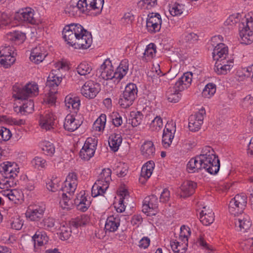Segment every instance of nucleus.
Masks as SVG:
<instances>
[{
  "instance_id": "1",
  "label": "nucleus",
  "mask_w": 253,
  "mask_h": 253,
  "mask_svg": "<svg viewBox=\"0 0 253 253\" xmlns=\"http://www.w3.org/2000/svg\"><path fill=\"white\" fill-rule=\"evenodd\" d=\"M63 35L67 43L75 48L87 49L92 42L91 33L79 24L66 26L63 30Z\"/></svg>"
},
{
  "instance_id": "2",
  "label": "nucleus",
  "mask_w": 253,
  "mask_h": 253,
  "mask_svg": "<svg viewBox=\"0 0 253 253\" xmlns=\"http://www.w3.org/2000/svg\"><path fill=\"white\" fill-rule=\"evenodd\" d=\"M128 70V62L126 60L122 61L114 71L111 61L106 59L96 70V76L104 80H112L116 84L118 83L127 74Z\"/></svg>"
},
{
  "instance_id": "3",
  "label": "nucleus",
  "mask_w": 253,
  "mask_h": 253,
  "mask_svg": "<svg viewBox=\"0 0 253 253\" xmlns=\"http://www.w3.org/2000/svg\"><path fill=\"white\" fill-rule=\"evenodd\" d=\"M104 0H79L76 6L70 5L67 6L65 11L70 15H74V12L78 9L83 12L89 13V14L95 16L101 13Z\"/></svg>"
},
{
  "instance_id": "4",
  "label": "nucleus",
  "mask_w": 253,
  "mask_h": 253,
  "mask_svg": "<svg viewBox=\"0 0 253 253\" xmlns=\"http://www.w3.org/2000/svg\"><path fill=\"white\" fill-rule=\"evenodd\" d=\"M203 169L211 174H216L219 171L220 163L214 150L209 146H206L200 155ZM199 161L200 160L199 159Z\"/></svg>"
},
{
  "instance_id": "5",
  "label": "nucleus",
  "mask_w": 253,
  "mask_h": 253,
  "mask_svg": "<svg viewBox=\"0 0 253 253\" xmlns=\"http://www.w3.org/2000/svg\"><path fill=\"white\" fill-rule=\"evenodd\" d=\"M253 20L252 17L250 20L243 18L241 22L239 23V35L242 43L249 44L253 42Z\"/></svg>"
},
{
  "instance_id": "6",
  "label": "nucleus",
  "mask_w": 253,
  "mask_h": 253,
  "mask_svg": "<svg viewBox=\"0 0 253 253\" xmlns=\"http://www.w3.org/2000/svg\"><path fill=\"white\" fill-rule=\"evenodd\" d=\"M38 92L39 88L36 84L29 83L22 88L17 85L13 87V96L18 99L26 100L29 97L37 95Z\"/></svg>"
},
{
  "instance_id": "7",
  "label": "nucleus",
  "mask_w": 253,
  "mask_h": 253,
  "mask_svg": "<svg viewBox=\"0 0 253 253\" xmlns=\"http://www.w3.org/2000/svg\"><path fill=\"white\" fill-rule=\"evenodd\" d=\"M137 88L132 83L128 84L125 87L123 96L119 99V103L124 108H127L131 106L137 96Z\"/></svg>"
},
{
  "instance_id": "8",
  "label": "nucleus",
  "mask_w": 253,
  "mask_h": 253,
  "mask_svg": "<svg viewBox=\"0 0 253 253\" xmlns=\"http://www.w3.org/2000/svg\"><path fill=\"white\" fill-rule=\"evenodd\" d=\"M247 202V196L245 194L236 195L229 204V211L235 216L243 212Z\"/></svg>"
},
{
  "instance_id": "9",
  "label": "nucleus",
  "mask_w": 253,
  "mask_h": 253,
  "mask_svg": "<svg viewBox=\"0 0 253 253\" xmlns=\"http://www.w3.org/2000/svg\"><path fill=\"white\" fill-rule=\"evenodd\" d=\"M14 48L10 46H4L0 50V64L7 68L10 67L15 61Z\"/></svg>"
},
{
  "instance_id": "10",
  "label": "nucleus",
  "mask_w": 253,
  "mask_h": 253,
  "mask_svg": "<svg viewBox=\"0 0 253 253\" xmlns=\"http://www.w3.org/2000/svg\"><path fill=\"white\" fill-rule=\"evenodd\" d=\"M81 91L85 97L94 98L99 91V84L92 81H88L82 86Z\"/></svg>"
},
{
  "instance_id": "11",
  "label": "nucleus",
  "mask_w": 253,
  "mask_h": 253,
  "mask_svg": "<svg viewBox=\"0 0 253 253\" xmlns=\"http://www.w3.org/2000/svg\"><path fill=\"white\" fill-rule=\"evenodd\" d=\"M175 132V124L172 122H168L164 129L162 137V144L165 148H167L170 146Z\"/></svg>"
},
{
  "instance_id": "12",
  "label": "nucleus",
  "mask_w": 253,
  "mask_h": 253,
  "mask_svg": "<svg viewBox=\"0 0 253 253\" xmlns=\"http://www.w3.org/2000/svg\"><path fill=\"white\" fill-rule=\"evenodd\" d=\"M162 19L160 15L157 13H152L148 15L146 21V27L149 32L156 33L160 30Z\"/></svg>"
},
{
  "instance_id": "13",
  "label": "nucleus",
  "mask_w": 253,
  "mask_h": 253,
  "mask_svg": "<svg viewBox=\"0 0 253 253\" xmlns=\"http://www.w3.org/2000/svg\"><path fill=\"white\" fill-rule=\"evenodd\" d=\"M92 139L88 138L80 151V157L84 160H89L93 156L95 151L96 142H93Z\"/></svg>"
},
{
  "instance_id": "14",
  "label": "nucleus",
  "mask_w": 253,
  "mask_h": 253,
  "mask_svg": "<svg viewBox=\"0 0 253 253\" xmlns=\"http://www.w3.org/2000/svg\"><path fill=\"white\" fill-rule=\"evenodd\" d=\"M14 163L5 162L0 165V172L4 177L16 178L18 172V168Z\"/></svg>"
},
{
  "instance_id": "15",
  "label": "nucleus",
  "mask_w": 253,
  "mask_h": 253,
  "mask_svg": "<svg viewBox=\"0 0 253 253\" xmlns=\"http://www.w3.org/2000/svg\"><path fill=\"white\" fill-rule=\"evenodd\" d=\"M78 185L77 175L74 172L69 173L62 188V192H65L69 195L73 194Z\"/></svg>"
},
{
  "instance_id": "16",
  "label": "nucleus",
  "mask_w": 253,
  "mask_h": 253,
  "mask_svg": "<svg viewBox=\"0 0 253 253\" xmlns=\"http://www.w3.org/2000/svg\"><path fill=\"white\" fill-rule=\"evenodd\" d=\"M204 110H201L195 115H191L189 118V129L192 131H198L203 123Z\"/></svg>"
},
{
  "instance_id": "17",
  "label": "nucleus",
  "mask_w": 253,
  "mask_h": 253,
  "mask_svg": "<svg viewBox=\"0 0 253 253\" xmlns=\"http://www.w3.org/2000/svg\"><path fill=\"white\" fill-rule=\"evenodd\" d=\"M159 200L157 196L152 194L145 198L143 201L142 206V211L148 214H155V213H151L154 210L158 207Z\"/></svg>"
},
{
  "instance_id": "18",
  "label": "nucleus",
  "mask_w": 253,
  "mask_h": 253,
  "mask_svg": "<svg viewBox=\"0 0 253 253\" xmlns=\"http://www.w3.org/2000/svg\"><path fill=\"white\" fill-rule=\"evenodd\" d=\"M55 120V116L52 113H46L40 116V126L42 129L46 130H50L53 128Z\"/></svg>"
},
{
  "instance_id": "19",
  "label": "nucleus",
  "mask_w": 253,
  "mask_h": 253,
  "mask_svg": "<svg viewBox=\"0 0 253 253\" xmlns=\"http://www.w3.org/2000/svg\"><path fill=\"white\" fill-rule=\"evenodd\" d=\"M120 224L119 215H112L109 216L105 223L104 230L105 233L114 232L117 231Z\"/></svg>"
},
{
  "instance_id": "20",
  "label": "nucleus",
  "mask_w": 253,
  "mask_h": 253,
  "mask_svg": "<svg viewBox=\"0 0 253 253\" xmlns=\"http://www.w3.org/2000/svg\"><path fill=\"white\" fill-rule=\"evenodd\" d=\"M1 192L3 196L7 197L16 204H20L24 201L23 193L17 189L3 190Z\"/></svg>"
},
{
  "instance_id": "21",
  "label": "nucleus",
  "mask_w": 253,
  "mask_h": 253,
  "mask_svg": "<svg viewBox=\"0 0 253 253\" xmlns=\"http://www.w3.org/2000/svg\"><path fill=\"white\" fill-rule=\"evenodd\" d=\"M228 47L223 43H218L213 49L212 52L213 58L214 60H221L228 57Z\"/></svg>"
},
{
  "instance_id": "22",
  "label": "nucleus",
  "mask_w": 253,
  "mask_h": 253,
  "mask_svg": "<svg viewBox=\"0 0 253 253\" xmlns=\"http://www.w3.org/2000/svg\"><path fill=\"white\" fill-rule=\"evenodd\" d=\"M235 227L239 230L245 232L249 230L252 226V222L249 215L245 214L235 219Z\"/></svg>"
},
{
  "instance_id": "23",
  "label": "nucleus",
  "mask_w": 253,
  "mask_h": 253,
  "mask_svg": "<svg viewBox=\"0 0 253 253\" xmlns=\"http://www.w3.org/2000/svg\"><path fill=\"white\" fill-rule=\"evenodd\" d=\"M47 55V53L43 47L38 46L32 50L30 59L32 62L39 64L43 61Z\"/></svg>"
},
{
  "instance_id": "24",
  "label": "nucleus",
  "mask_w": 253,
  "mask_h": 253,
  "mask_svg": "<svg viewBox=\"0 0 253 253\" xmlns=\"http://www.w3.org/2000/svg\"><path fill=\"white\" fill-rule=\"evenodd\" d=\"M197 187L196 183L189 180L184 181L181 185L180 188L181 192L180 196L186 198L193 194L195 189Z\"/></svg>"
},
{
  "instance_id": "25",
  "label": "nucleus",
  "mask_w": 253,
  "mask_h": 253,
  "mask_svg": "<svg viewBox=\"0 0 253 253\" xmlns=\"http://www.w3.org/2000/svg\"><path fill=\"white\" fill-rule=\"evenodd\" d=\"M193 74L191 72H186L183 74V76L175 84V87L178 88L177 89L182 91L191 84L192 81Z\"/></svg>"
},
{
  "instance_id": "26",
  "label": "nucleus",
  "mask_w": 253,
  "mask_h": 253,
  "mask_svg": "<svg viewBox=\"0 0 253 253\" xmlns=\"http://www.w3.org/2000/svg\"><path fill=\"white\" fill-rule=\"evenodd\" d=\"M81 125L78 120L76 119L73 115L68 114L65 119L64 123V128L69 131H74Z\"/></svg>"
},
{
  "instance_id": "27",
  "label": "nucleus",
  "mask_w": 253,
  "mask_h": 253,
  "mask_svg": "<svg viewBox=\"0 0 253 253\" xmlns=\"http://www.w3.org/2000/svg\"><path fill=\"white\" fill-rule=\"evenodd\" d=\"M141 154L146 158H152L155 154V148L151 141H146L141 147Z\"/></svg>"
},
{
  "instance_id": "28",
  "label": "nucleus",
  "mask_w": 253,
  "mask_h": 253,
  "mask_svg": "<svg viewBox=\"0 0 253 253\" xmlns=\"http://www.w3.org/2000/svg\"><path fill=\"white\" fill-rule=\"evenodd\" d=\"M214 220V215L212 210L209 208L204 207V210L200 212V221L205 225H209Z\"/></svg>"
},
{
  "instance_id": "29",
  "label": "nucleus",
  "mask_w": 253,
  "mask_h": 253,
  "mask_svg": "<svg viewBox=\"0 0 253 253\" xmlns=\"http://www.w3.org/2000/svg\"><path fill=\"white\" fill-rule=\"evenodd\" d=\"M84 195V192H81L74 200L77 209L82 211H86L90 205L89 201L87 200Z\"/></svg>"
},
{
  "instance_id": "30",
  "label": "nucleus",
  "mask_w": 253,
  "mask_h": 253,
  "mask_svg": "<svg viewBox=\"0 0 253 253\" xmlns=\"http://www.w3.org/2000/svg\"><path fill=\"white\" fill-rule=\"evenodd\" d=\"M34 16V10L30 7H26L22 9L18 16L21 20L33 24L36 23Z\"/></svg>"
},
{
  "instance_id": "31",
  "label": "nucleus",
  "mask_w": 253,
  "mask_h": 253,
  "mask_svg": "<svg viewBox=\"0 0 253 253\" xmlns=\"http://www.w3.org/2000/svg\"><path fill=\"white\" fill-rule=\"evenodd\" d=\"M35 247H41L45 245L48 241V237L43 230L37 231L33 237Z\"/></svg>"
},
{
  "instance_id": "32",
  "label": "nucleus",
  "mask_w": 253,
  "mask_h": 253,
  "mask_svg": "<svg viewBox=\"0 0 253 253\" xmlns=\"http://www.w3.org/2000/svg\"><path fill=\"white\" fill-rule=\"evenodd\" d=\"M118 196L120 197V199L118 203H116L115 204V208L118 212L121 213L125 210L126 206L125 205V204L126 203V202L125 200L128 197V194L126 189L119 190L118 192Z\"/></svg>"
},
{
  "instance_id": "33",
  "label": "nucleus",
  "mask_w": 253,
  "mask_h": 253,
  "mask_svg": "<svg viewBox=\"0 0 253 253\" xmlns=\"http://www.w3.org/2000/svg\"><path fill=\"white\" fill-rule=\"evenodd\" d=\"M44 211V208L36 206L32 209L29 208L26 212V215L31 220H38L42 217Z\"/></svg>"
},
{
  "instance_id": "34",
  "label": "nucleus",
  "mask_w": 253,
  "mask_h": 253,
  "mask_svg": "<svg viewBox=\"0 0 253 253\" xmlns=\"http://www.w3.org/2000/svg\"><path fill=\"white\" fill-rule=\"evenodd\" d=\"M109 185L102 182L101 180H96L92 186L91 195L93 197L99 195H103L108 188Z\"/></svg>"
},
{
  "instance_id": "35",
  "label": "nucleus",
  "mask_w": 253,
  "mask_h": 253,
  "mask_svg": "<svg viewBox=\"0 0 253 253\" xmlns=\"http://www.w3.org/2000/svg\"><path fill=\"white\" fill-rule=\"evenodd\" d=\"M200 155L190 159L187 165V169L189 172L193 173L198 172L199 170L203 169L202 164Z\"/></svg>"
},
{
  "instance_id": "36",
  "label": "nucleus",
  "mask_w": 253,
  "mask_h": 253,
  "mask_svg": "<svg viewBox=\"0 0 253 253\" xmlns=\"http://www.w3.org/2000/svg\"><path fill=\"white\" fill-rule=\"evenodd\" d=\"M122 142V137L120 134L113 133L109 138V146L114 152L118 150Z\"/></svg>"
},
{
  "instance_id": "37",
  "label": "nucleus",
  "mask_w": 253,
  "mask_h": 253,
  "mask_svg": "<svg viewBox=\"0 0 253 253\" xmlns=\"http://www.w3.org/2000/svg\"><path fill=\"white\" fill-rule=\"evenodd\" d=\"M156 53V46L153 43H150L147 45L143 56L142 59L146 62H148L152 59L155 56Z\"/></svg>"
},
{
  "instance_id": "38",
  "label": "nucleus",
  "mask_w": 253,
  "mask_h": 253,
  "mask_svg": "<svg viewBox=\"0 0 253 253\" xmlns=\"http://www.w3.org/2000/svg\"><path fill=\"white\" fill-rule=\"evenodd\" d=\"M65 104L68 109H72L76 112L79 109L80 100L78 98L68 95L65 97Z\"/></svg>"
},
{
  "instance_id": "39",
  "label": "nucleus",
  "mask_w": 253,
  "mask_h": 253,
  "mask_svg": "<svg viewBox=\"0 0 253 253\" xmlns=\"http://www.w3.org/2000/svg\"><path fill=\"white\" fill-rule=\"evenodd\" d=\"M56 72V70H52L47 78L46 84V86L50 88L57 87L61 82L62 78L57 76Z\"/></svg>"
},
{
  "instance_id": "40",
  "label": "nucleus",
  "mask_w": 253,
  "mask_h": 253,
  "mask_svg": "<svg viewBox=\"0 0 253 253\" xmlns=\"http://www.w3.org/2000/svg\"><path fill=\"white\" fill-rule=\"evenodd\" d=\"M170 246L172 251L176 253H185L187 249L188 242H170Z\"/></svg>"
},
{
  "instance_id": "41",
  "label": "nucleus",
  "mask_w": 253,
  "mask_h": 253,
  "mask_svg": "<svg viewBox=\"0 0 253 253\" xmlns=\"http://www.w3.org/2000/svg\"><path fill=\"white\" fill-rule=\"evenodd\" d=\"M178 88L175 87V85L172 88H169L167 92L168 100L173 103L178 102L181 97V94L179 93L180 90L177 89Z\"/></svg>"
},
{
  "instance_id": "42",
  "label": "nucleus",
  "mask_w": 253,
  "mask_h": 253,
  "mask_svg": "<svg viewBox=\"0 0 253 253\" xmlns=\"http://www.w3.org/2000/svg\"><path fill=\"white\" fill-rule=\"evenodd\" d=\"M154 163L153 162L149 161L147 162L141 169L140 175L145 179H148L152 175L153 169L154 168Z\"/></svg>"
},
{
  "instance_id": "43",
  "label": "nucleus",
  "mask_w": 253,
  "mask_h": 253,
  "mask_svg": "<svg viewBox=\"0 0 253 253\" xmlns=\"http://www.w3.org/2000/svg\"><path fill=\"white\" fill-rule=\"evenodd\" d=\"M169 12L173 16H179L183 14H186V10L184 4L175 3L169 9Z\"/></svg>"
},
{
  "instance_id": "44",
  "label": "nucleus",
  "mask_w": 253,
  "mask_h": 253,
  "mask_svg": "<svg viewBox=\"0 0 253 253\" xmlns=\"http://www.w3.org/2000/svg\"><path fill=\"white\" fill-rule=\"evenodd\" d=\"M106 122V116L102 114L95 121L93 125V129L95 131H102L105 128Z\"/></svg>"
},
{
  "instance_id": "45",
  "label": "nucleus",
  "mask_w": 253,
  "mask_h": 253,
  "mask_svg": "<svg viewBox=\"0 0 253 253\" xmlns=\"http://www.w3.org/2000/svg\"><path fill=\"white\" fill-rule=\"evenodd\" d=\"M73 194L69 195L65 192L62 194V199L60 201V204L63 209L67 210L71 209L73 206L72 202L71 201V197Z\"/></svg>"
},
{
  "instance_id": "46",
  "label": "nucleus",
  "mask_w": 253,
  "mask_h": 253,
  "mask_svg": "<svg viewBox=\"0 0 253 253\" xmlns=\"http://www.w3.org/2000/svg\"><path fill=\"white\" fill-rule=\"evenodd\" d=\"M89 221V217L86 215H82L73 219L71 222V225L78 228L79 227L84 226L87 224Z\"/></svg>"
},
{
  "instance_id": "47",
  "label": "nucleus",
  "mask_w": 253,
  "mask_h": 253,
  "mask_svg": "<svg viewBox=\"0 0 253 253\" xmlns=\"http://www.w3.org/2000/svg\"><path fill=\"white\" fill-rule=\"evenodd\" d=\"M6 38L10 41L21 43L24 41L25 39V35L20 32L14 31L13 32H10L7 34Z\"/></svg>"
},
{
  "instance_id": "48",
  "label": "nucleus",
  "mask_w": 253,
  "mask_h": 253,
  "mask_svg": "<svg viewBox=\"0 0 253 253\" xmlns=\"http://www.w3.org/2000/svg\"><path fill=\"white\" fill-rule=\"evenodd\" d=\"M17 182V180L15 178L4 177V179L0 181V188L4 189V190H9V188L16 185Z\"/></svg>"
},
{
  "instance_id": "49",
  "label": "nucleus",
  "mask_w": 253,
  "mask_h": 253,
  "mask_svg": "<svg viewBox=\"0 0 253 253\" xmlns=\"http://www.w3.org/2000/svg\"><path fill=\"white\" fill-rule=\"evenodd\" d=\"M216 85L212 83L207 84L202 93V96L206 98H210L215 93Z\"/></svg>"
},
{
  "instance_id": "50",
  "label": "nucleus",
  "mask_w": 253,
  "mask_h": 253,
  "mask_svg": "<svg viewBox=\"0 0 253 253\" xmlns=\"http://www.w3.org/2000/svg\"><path fill=\"white\" fill-rule=\"evenodd\" d=\"M34 102L32 100H26L19 108V112L23 115L31 113L34 111Z\"/></svg>"
},
{
  "instance_id": "51",
  "label": "nucleus",
  "mask_w": 253,
  "mask_h": 253,
  "mask_svg": "<svg viewBox=\"0 0 253 253\" xmlns=\"http://www.w3.org/2000/svg\"><path fill=\"white\" fill-rule=\"evenodd\" d=\"M231 65L221 64L220 62H215L214 70L218 75H226L230 69Z\"/></svg>"
},
{
  "instance_id": "52",
  "label": "nucleus",
  "mask_w": 253,
  "mask_h": 253,
  "mask_svg": "<svg viewBox=\"0 0 253 253\" xmlns=\"http://www.w3.org/2000/svg\"><path fill=\"white\" fill-rule=\"evenodd\" d=\"M77 72L82 76H85L90 73L92 68L86 62L81 63L77 68Z\"/></svg>"
},
{
  "instance_id": "53",
  "label": "nucleus",
  "mask_w": 253,
  "mask_h": 253,
  "mask_svg": "<svg viewBox=\"0 0 253 253\" xmlns=\"http://www.w3.org/2000/svg\"><path fill=\"white\" fill-rule=\"evenodd\" d=\"M42 149L43 153L48 156H52L55 152V148L53 144L50 142H43L42 145Z\"/></svg>"
},
{
  "instance_id": "54",
  "label": "nucleus",
  "mask_w": 253,
  "mask_h": 253,
  "mask_svg": "<svg viewBox=\"0 0 253 253\" xmlns=\"http://www.w3.org/2000/svg\"><path fill=\"white\" fill-rule=\"evenodd\" d=\"M163 126V120L160 116H157L152 121L150 127L152 131H159Z\"/></svg>"
},
{
  "instance_id": "55",
  "label": "nucleus",
  "mask_w": 253,
  "mask_h": 253,
  "mask_svg": "<svg viewBox=\"0 0 253 253\" xmlns=\"http://www.w3.org/2000/svg\"><path fill=\"white\" fill-rule=\"evenodd\" d=\"M111 171L110 169H107L102 170L99 175L98 180H101L102 182L109 185L111 179Z\"/></svg>"
},
{
  "instance_id": "56",
  "label": "nucleus",
  "mask_w": 253,
  "mask_h": 253,
  "mask_svg": "<svg viewBox=\"0 0 253 253\" xmlns=\"http://www.w3.org/2000/svg\"><path fill=\"white\" fill-rule=\"evenodd\" d=\"M190 228L185 225H182L180 228V232L179 239L181 242H188V238L190 235Z\"/></svg>"
},
{
  "instance_id": "57",
  "label": "nucleus",
  "mask_w": 253,
  "mask_h": 253,
  "mask_svg": "<svg viewBox=\"0 0 253 253\" xmlns=\"http://www.w3.org/2000/svg\"><path fill=\"white\" fill-rule=\"evenodd\" d=\"M11 137V133L9 129L4 127H0V142L7 141Z\"/></svg>"
},
{
  "instance_id": "58",
  "label": "nucleus",
  "mask_w": 253,
  "mask_h": 253,
  "mask_svg": "<svg viewBox=\"0 0 253 253\" xmlns=\"http://www.w3.org/2000/svg\"><path fill=\"white\" fill-rule=\"evenodd\" d=\"M32 163L36 168L40 169L45 168L47 166L46 161L41 157H36L32 161Z\"/></svg>"
},
{
  "instance_id": "59",
  "label": "nucleus",
  "mask_w": 253,
  "mask_h": 253,
  "mask_svg": "<svg viewBox=\"0 0 253 253\" xmlns=\"http://www.w3.org/2000/svg\"><path fill=\"white\" fill-rule=\"evenodd\" d=\"M143 118V115L139 112H137L134 114V116L131 119L129 120V124H131L133 127L136 126L140 124Z\"/></svg>"
},
{
  "instance_id": "60",
  "label": "nucleus",
  "mask_w": 253,
  "mask_h": 253,
  "mask_svg": "<svg viewBox=\"0 0 253 253\" xmlns=\"http://www.w3.org/2000/svg\"><path fill=\"white\" fill-rule=\"evenodd\" d=\"M55 224V220L52 217H48L43 220L41 223V225L43 226L45 229H49L54 227Z\"/></svg>"
},
{
  "instance_id": "61",
  "label": "nucleus",
  "mask_w": 253,
  "mask_h": 253,
  "mask_svg": "<svg viewBox=\"0 0 253 253\" xmlns=\"http://www.w3.org/2000/svg\"><path fill=\"white\" fill-rule=\"evenodd\" d=\"M253 104V97L249 94L243 98L241 105L243 107H248Z\"/></svg>"
},
{
  "instance_id": "62",
  "label": "nucleus",
  "mask_w": 253,
  "mask_h": 253,
  "mask_svg": "<svg viewBox=\"0 0 253 253\" xmlns=\"http://www.w3.org/2000/svg\"><path fill=\"white\" fill-rule=\"evenodd\" d=\"M23 226L22 221L18 218H14L11 223V226L12 229L15 230H20Z\"/></svg>"
},
{
  "instance_id": "63",
  "label": "nucleus",
  "mask_w": 253,
  "mask_h": 253,
  "mask_svg": "<svg viewBox=\"0 0 253 253\" xmlns=\"http://www.w3.org/2000/svg\"><path fill=\"white\" fill-rule=\"evenodd\" d=\"M72 232L69 228H64L62 229L60 233V239L62 240H67L71 236Z\"/></svg>"
},
{
  "instance_id": "64",
  "label": "nucleus",
  "mask_w": 253,
  "mask_h": 253,
  "mask_svg": "<svg viewBox=\"0 0 253 253\" xmlns=\"http://www.w3.org/2000/svg\"><path fill=\"white\" fill-rule=\"evenodd\" d=\"M169 191L167 189H164L161 194L160 197V202L165 203L169 201Z\"/></svg>"
}]
</instances>
